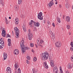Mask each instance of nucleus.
Returning <instances> with one entry per match:
<instances>
[{"label": "nucleus", "instance_id": "nucleus-19", "mask_svg": "<svg viewBox=\"0 0 73 73\" xmlns=\"http://www.w3.org/2000/svg\"><path fill=\"white\" fill-rule=\"evenodd\" d=\"M15 23L16 25H17L19 23V18H16L15 20Z\"/></svg>", "mask_w": 73, "mask_h": 73}, {"label": "nucleus", "instance_id": "nucleus-23", "mask_svg": "<svg viewBox=\"0 0 73 73\" xmlns=\"http://www.w3.org/2000/svg\"><path fill=\"white\" fill-rule=\"evenodd\" d=\"M23 0H18V4L19 5H20L22 3Z\"/></svg>", "mask_w": 73, "mask_h": 73}, {"label": "nucleus", "instance_id": "nucleus-32", "mask_svg": "<svg viewBox=\"0 0 73 73\" xmlns=\"http://www.w3.org/2000/svg\"><path fill=\"white\" fill-rule=\"evenodd\" d=\"M2 45V44H1V43L0 44V49H3V47H2V46H1V45Z\"/></svg>", "mask_w": 73, "mask_h": 73}, {"label": "nucleus", "instance_id": "nucleus-39", "mask_svg": "<svg viewBox=\"0 0 73 73\" xmlns=\"http://www.w3.org/2000/svg\"><path fill=\"white\" fill-rule=\"evenodd\" d=\"M70 45L71 46L73 47V42H71L70 43Z\"/></svg>", "mask_w": 73, "mask_h": 73}, {"label": "nucleus", "instance_id": "nucleus-15", "mask_svg": "<svg viewBox=\"0 0 73 73\" xmlns=\"http://www.w3.org/2000/svg\"><path fill=\"white\" fill-rule=\"evenodd\" d=\"M73 67V66L72 65V64H69L68 66V69H72V68Z\"/></svg>", "mask_w": 73, "mask_h": 73}, {"label": "nucleus", "instance_id": "nucleus-54", "mask_svg": "<svg viewBox=\"0 0 73 73\" xmlns=\"http://www.w3.org/2000/svg\"><path fill=\"white\" fill-rule=\"evenodd\" d=\"M14 7H15V9H17V6H15Z\"/></svg>", "mask_w": 73, "mask_h": 73}, {"label": "nucleus", "instance_id": "nucleus-45", "mask_svg": "<svg viewBox=\"0 0 73 73\" xmlns=\"http://www.w3.org/2000/svg\"><path fill=\"white\" fill-rule=\"evenodd\" d=\"M49 7H50H50L52 6V5H51L50 4H49Z\"/></svg>", "mask_w": 73, "mask_h": 73}, {"label": "nucleus", "instance_id": "nucleus-1", "mask_svg": "<svg viewBox=\"0 0 73 73\" xmlns=\"http://www.w3.org/2000/svg\"><path fill=\"white\" fill-rule=\"evenodd\" d=\"M22 40L20 42V45H21V50L22 51V52L23 53H24V52H25L26 50H28V49H30V48L29 47H24V39H22Z\"/></svg>", "mask_w": 73, "mask_h": 73}, {"label": "nucleus", "instance_id": "nucleus-50", "mask_svg": "<svg viewBox=\"0 0 73 73\" xmlns=\"http://www.w3.org/2000/svg\"><path fill=\"white\" fill-rule=\"evenodd\" d=\"M43 24H45V21H43Z\"/></svg>", "mask_w": 73, "mask_h": 73}, {"label": "nucleus", "instance_id": "nucleus-36", "mask_svg": "<svg viewBox=\"0 0 73 73\" xmlns=\"http://www.w3.org/2000/svg\"><path fill=\"white\" fill-rule=\"evenodd\" d=\"M44 67L46 69H48V66L47 65L44 66Z\"/></svg>", "mask_w": 73, "mask_h": 73}, {"label": "nucleus", "instance_id": "nucleus-31", "mask_svg": "<svg viewBox=\"0 0 73 73\" xmlns=\"http://www.w3.org/2000/svg\"><path fill=\"white\" fill-rule=\"evenodd\" d=\"M66 28L68 29H70V26L69 25H67Z\"/></svg>", "mask_w": 73, "mask_h": 73}, {"label": "nucleus", "instance_id": "nucleus-5", "mask_svg": "<svg viewBox=\"0 0 73 73\" xmlns=\"http://www.w3.org/2000/svg\"><path fill=\"white\" fill-rule=\"evenodd\" d=\"M42 12H40V13H38V19H39V20H41L43 19V18L42 17H41L42 16Z\"/></svg>", "mask_w": 73, "mask_h": 73}, {"label": "nucleus", "instance_id": "nucleus-62", "mask_svg": "<svg viewBox=\"0 0 73 73\" xmlns=\"http://www.w3.org/2000/svg\"><path fill=\"white\" fill-rule=\"evenodd\" d=\"M1 42H4V40H1Z\"/></svg>", "mask_w": 73, "mask_h": 73}, {"label": "nucleus", "instance_id": "nucleus-57", "mask_svg": "<svg viewBox=\"0 0 73 73\" xmlns=\"http://www.w3.org/2000/svg\"><path fill=\"white\" fill-rule=\"evenodd\" d=\"M12 33L13 35H14V33H13V31H12Z\"/></svg>", "mask_w": 73, "mask_h": 73}, {"label": "nucleus", "instance_id": "nucleus-44", "mask_svg": "<svg viewBox=\"0 0 73 73\" xmlns=\"http://www.w3.org/2000/svg\"><path fill=\"white\" fill-rule=\"evenodd\" d=\"M5 22H7L8 21V20L6 17L5 18Z\"/></svg>", "mask_w": 73, "mask_h": 73}, {"label": "nucleus", "instance_id": "nucleus-64", "mask_svg": "<svg viewBox=\"0 0 73 73\" xmlns=\"http://www.w3.org/2000/svg\"><path fill=\"white\" fill-rule=\"evenodd\" d=\"M9 19H11V17H9Z\"/></svg>", "mask_w": 73, "mask_h": 73}, {"label": "nucleus", "instance_id": "nucleus-3", "mask_svg": "<svg viewBox=\"0 0 73 73\" xmlns=\"http://www.w3.org/2000/svg\"><path fill=\"white\" fill-rule=\"evenodd\" d=\"M40 38H38L37 39V44H38V46H42V42H44V40H40Z\"/></svg>", "mask_w": 73, "mask_h": 73}, {"label": "nucleus", "instance_id": "nucleus-56", "mask_svg": "<svg viewBox=\"0 0 73 73\" xmlns=\"http://www.w3.org/2000/svg\"><path fill=\"white\" fill-rule=\"evenodd\" d=\"M69 35H71V33H70V32H69Z\"/></svg>", "mask_w": 73, "mask_h": 73}, {"label": "nucleus", "instance_id": "nucleus-47", "mask_svg": "<svg viewBox=\"0 0 73 73\" xmlns=\"http://www.w3.org/2000/svg\"><path fill=\"white\" fill-rule=\"evenodd\" d=\"M71 60L73 62V56H72V57L71 58Z\"/></svg>", "mask_w": 73, "mask_h": 73}, {"label": "nucleus", "instance_id": "nucleus-35", "mask_svg": "<svg viewBox=\"0 0 73 73\" xmlns=\"http://www.w3.org/2000/svg\"><path fill=\"white\" fill-rule=\"evenodd\" d=\"M27 59H28V60H30V58H31V57L29 56H27Z\"/></svg>", "mask_w": 73, "mask_h": 73}, {"label": "nucleus", "instance_id": "nucleus-7", "mask_svg": "<svg viewBox=\"0 0 73 73\" xmlns=\"http://www.w3.org/2000/svg\"><path fill=\"white\" fill-rule=\"evenodd\" d=\"M6 31H5L4 30V29H2V36H3V37H5V35H6Z\"/></svg>", "mask_w": 73, "mask_h": 73}, {"label": "nucleus", "instance_id": "nucleus-8", "mask_svg": "<svg viewBox=\"0 0 73 73\" xmlns=\"http://www.w3.org/2000/svg\"><path fill=\"white\" fill-rule=\"evenodd\" d=\"M9 67L7 68L6 69V71H7V73H11L12 72L11 69Z\"/></svg>", "mask_w": 73, "mask_h": 73}, {"label": "nucleus", "instance_id": "nucleus-11", "mask_svg": "<svg viewBox=\"0 0 73 73\" xmlns=\"http://www.w3.org/2000/svg\"><path fill=\"white\" fill-rule=\"evenodd\" d=\"M13 53L14 54L17 55L19 54V51L17 49L15 50L13 52Z\"/></svg>", "mask_w": 73, "mask_h": 73}, {"label": "nucleus", "instance_id": "nucleus-55", "mask_svg": "<svg viewBox=\"0 0 73 73\" xmlns=\"http://www.w3.org/2000/svg\"><path fill=\"white\" fill-rule=\"evenodd\" d=\"M36 29H33V31H36Z\"/></svg>", "mask_w": 73, "mask_h": 73}, {"label": "nucleus", "instance_id": "nucleus-25", "mask_svg": "<svg viewBox=\"0 0 73 73\" xmlns=\"http://www.w3.org/2000/svg\"><path fill=\"white\" fill-rule=\"evenodd\" d=\"M60 72L59 73H63V71H62V68L61 67V66H60Z\"/></svg>", "mask_w": 73, "mask_h": 73}, {"label": "nucleus", "instance_id": "nucleus-52", "mask_svg": "<svg viewBox=\"0 0 73 73\" xmlns=\"http://www.w3.org/2000/svg\"><path fill=\"white\" fill-rule=\"evenodd\" d=\"M47 24H49V25H50V23L49 22H48Z\"/></svg>", "mask_w": 73, "mask_h": 73}, {"label": "nucleus", "instance_id": "nucleus-58", "mask_svg": "<svg viewBox=\"0 0 73 73\" xmlns=\"http://www.w3.org/2000/svg\"><path fill=\"white\" fill-rule=\"evenodd\" d=\"M35 45L36 46V47L37 48V44H35Z\"/></svg>", "mask_w": 73, "mask_h": 73}, {"label": "nucleus", "instance_id": "nucleus-4", "mask_svg": "<svg viewBox=\"0 0 73 73\" xmlns=\"http://www.w3.org/2000/svg\"><path fill=\"white\" fill-rule=\"evenodd\" d=\"M14 29L17 36L18 37H19V34H20V31L19 30V29H18V28L17 27H15Z\"/></svg>", "mask_w": 73, "mask_h": 73}, {"label": "nucleus", "instance_id": "nucleus-24", "mask_svg": "<svg viewBox=\"0 0 73 73\" xmlns=\"http://www.w3.org/2000/svg\"><path fill=\"white\" fill-rule=\"evenodd\" d=\"M56 19L57 21H58L59 23H61V21L60 20V18L58 17H57Z\"/></svg>", "mask_w": 73, "mask_h": 73}, {"label": "nucleus", "instance_id": "nucleus-51", "mask_svg": "<svg viewBox=\"0 0 73 73\" xmlns=\"http://www.w3.org/2000/svg\"><path fill=\"white\" fill-rule=\"evenodd\" d=\"M59 7L60 8H61V5H59Z\"/></svg>", "mask_w": 73, "mask_h": 73}, {"label": "nucleus", "instance_id": "nucleus-41", "mask_svg": "<svg viewBox=\"0 0 73 73\" xmlns=\"http://www.w3.org/2000/svg\"><path fill=\"white\" fill-rule=\"evenodd\" d=\"M30 46H31V47H33V44L32 43H31Z\"/></svg>", "mask_w": 73, "mask_h": 73}, {"label": "nucleus", "instance_id": "nucleus-16", "mask_svg": "<svg viewBox=\"0 0 73 73\" xmlns=\"http://www.w3.org/2000/svg\"><path fill=\"white\" fill-rule=\"evenodd\" d=\"M54 72H58V68L56 67L54 68L53 69Z\"/></svg>", "mask_w": 73, "mask_h": 73}, {"label": "nucleus", "instance_id": "nucleus-46", "mask_svg": "<svg viewBox=\"0 0 73 73\" xmlns=\"http://www.w3.org/2000/svg\"><path fill=\"white\" fill-rule=\"evenodd\" d=\"M52 25L54 27H55V24H54V23H52Z\"/></svg>", "mask_w": 73, "mask_h": 73}, {"label": "nucleus", "instance_id": "nucleus-22", "mask_svg": "<svg viewBox=\"0 0 73 73\" xmlns=\"http://www.w3.org/2000/svg\"><path fill=\"white\" fill-rule=\"evenodd\" d=\"M51 37H52V39H54L55 38V36H54V34L53 33H52V34H51Z\"/></svg>", "mask_w": 73, "mask_h": 73}, {"label": "nucleus", "instance_id": "nucleus-21", "mask_svg": "<svg viewBox=\"0 0 73 73\" xmlns=\"http://www.w3.org/2000/svg\"><path fill=\"white\" fill-rule=\"evenodd\" d=\"M32 71H33V73H36L37 72V70L34 68L32 69Z\"/></svg>", "mask_w": 73, "mask_h": 73}, {"label": "nucleus", "instance_id": "nucleus-6", "mask_svg": "<svg viewBox=\"0 0 73 73\" xmlns=\"http://www.w3.org/2000/svg\"><path fill=\"white\" fill-rule=\"evenodd\" d=\"M62 44H61V42L58 41L55 43V45L56 47H58V48H59L60 47H61V45Z\"/></svg>", "mask_w": 73, "mask_h": 73}, {"label": "nucleus", "instance_id": "nucleus-12", "mask_svg": "<svg viewBox=\"0 0 73 73\" xmlns=\"http://www.w3.org/2000/svg\"><path fill=\"white\" fill-rule=\"evenodd\" d=\"M3 57L4 60H6L7 58V53H3Z\"/></svg>", "mask_w": 73, "mask_h": 73}, {"label": "nucleus", "instance_id": "nucleus-9", "mask_svg": "<svg viewBox=\"0 0 73 73\" xmlns=\"http://www.w3.org/2000/svg\"><path fill=\"white\" fill-rule=\"evenodd\" d=\"M32 34L31 33H29V40H32Z\"/></svg>", "mask_w": 73, "mask_h": 73}, {"label": "nucleus", "instance_id": "nucleus-14", "mask_svg": "<svg viewBox=\"0 0 73 73\" xmlns=\"http://www.w3.org/2000/svg\"><path fill=\"white\" fill-rule=\"evenodd\" d=\"M8 45L9 46H11V40L10 39H8Z\"/></svg>", "mask_w": 73, "mask_h": 73}, {"label": "nucleus", "instance_id": "nucleus-18", "mask_svg": "<svg viewBox=\"0 0 73 73\" xmlns=\"http://www.w3.org/2000/svg\"><path fill=\"white\" fill-rule=\"evenodd\" d=\"M34 25L35 27H38L40 26V23L39 22H37L36 23H35L34 24Z\"/></svg>", "mask_w": 73, "mask_h": 73}, {"label": "nucleus", "instance_id": "nucleus-33", "mask_svg": "<svg viewBox=\"0 0 73 73\" xmlns=\"http://www.w3.org/2000/svg\"><path fill=\"white\" fill-rule=\"evenodd\" d=\"M65 72L66 73H70V72H69V71L68 70H66Z\"/></svg>", "mask_w": 73, "mask_h": 73}, {"label": "nucleus", "instance_id": "nucleus-49", "mask_svg": "<svg viewBox=\"0 0 73 73\" xmlns=\"http://www.w3.org/2000/svg\"><path fill=\"white\" fill-rule=\"evenodd\" d=\"M27 61L26 62L27 64H29V62L28 61V60H27Z\"/></svg>", "mask_w": 73, "mask_h": 73}, {"label": "nucleus", "instance_id": "nucleus-53", "mask_svg": "<svg viewBox=\"0 0 73 73\" xmlns=\"http://www.w3.org/2000/svg\"><path fill=\"white\" fill-rule=\"evenodd\" d=\"M29 33H31V30L30 29L29 30Z\"/></svg>", "mask_w": 73, "mask_h": 73}, {"label": "nucleus", "instance_id": "nucleus-38", "mask_svg": "<svg viewBox=\"0 0 73 73\" xmlns=\"http://www.w3.org/2000/svg\"><path fill=\"white\" fill-rule=\"evenodd\" d=\"M31 23H34V24H35V23H36V22H35V21L32 20H31Z\"/></svg>", "mask_w": 73, "mask_h": 73}, {"label": "nucleus", "instance_id": "nucleus-29", "mask_svg": "<svg viewBox=\"0 0 73 73\" xmlns=\"http://www.w3.org/2000/svg\"><path fill=\"white\" fill-rule=\"evenodd\" d=\"M32 24H33V23L32 22H30L29 23V25H31V27H33L32 25Z\"/></svg>", "mask_w": 73, "mask_h": 73}, {"label": "nucleus", "instance_id": "nucleus-59", "mask_svg": "<svg viewBox=\"0 0 73 73\" xmlns=\"http://www.w3.org/2000/svg\"><path fill=\"white\" fill-rule=\"evenodd\" d=\"M6 24H8V22L7 21V22H6Z\"/></svg>", "mask_w": 73, "mask_h": 73}, {"label": "nucleus", "instance_id": "nucleus-30", "mask_svg": "<svg viewBox=\"0 0 73 73\" xmlns=\"http://www.w3.org/2000/svg\"><path fill=\"white\" fill-rule=\"evenodd\" d=\"M7 37H11V35H9V34H7V36H6V38H7Z\"/></svg>", "mask_w": 73, "mask_h": 73}, {"label": "nucleus", "instance_id": "nucleus-27", "mask_svg": "<svg viewBox=\"0 0 73 73\" xmlns=\"http://www.w3.org/2000/svg\"><path fill=\"white\" fill-rule=\"evenodd\" d=\"M23 29L24 32H26L27 31L26 30V28L25 27V26H23Z\"/></svg>", "mask_w": 73, "mask_h": 73}, {"label": "nucleus", "instance_id": "nucleus-28", "mask_svg": "<svg viewBox=\"0 0 73 73\" xmlns=\"http://www.w3.org/2000/svg\"><path fill=\"white\" fill-rule=\"evenodd\" d=\"M33 61L35 62H36V61H37V58H36V57H35L33 58Z\"/></svg>", "mask_w": 73, "mask_h": 73}, {"label": "nucleus", "instance_id": "nucleus-37", "mask_svg": "<svg viewBox=\"0 0 73 73\" xmlns=\"http://www.w3.org/2000/svg\"><path fill=\"white\" fill-rule=\"evenodd\" d=\"M70 50L71 51H73V47L72 46L70 48Z\"/></svg>", "mask_w": 73, "mask_h": 73}, {"label": "nucleus", "instance_id": "nucleus-20", "mask_svg": "<svg viewBox=\"0 0 73 73\" xmlns=\"http://www.w3.org/2000/svg\"><path fill=\"white\" fill-rule=\"evenodd\" d=\"M4 0H0V4H1L3 6H4Z\"/></svg>", "mask_w": 73, "mask_h": 73}, {"label": "nucleus", "instance_id": "nucleus-17", "mask_svg": "<svg viewBox=\"0 0 73 73\" xmlns=\"http://www.w3.org/2000/svg\"><path fill=\"white\" fill-rule=\"evenodd\" d=\"M66 20L67 22H69L70 20V18L69 16H67L66 17Z\"/></svg>", "mask_w": 73, "mask_h": 73}, {"label": "nucleus", "instance_id": "nucleus-61", "mask_svg": "<svg viewBox=\"0 0 73 73\" xmlns=\"http://www.w3.org/2000/svg\"><path fill=\"white\" fill-rule=\"evenodd\" d=\"M58 3V2H56V3H55V4H57V3Z\"/></svg>", "mask_w": 73, "mask_h": 73}, {"label": "nucleus", "instance_id": "nucleus-34", "mask_svg": "<svg viewBox=\"0 0 73 73\" xmlns=\"http://www.w3.org/2000/svg\"><path fill=\"white\" fill-rule=\"evenodd\" d=\"M18 73H21V70H20V68H18Z\"/></svg>", "mask_w": 73, "mask_h": 73}, {"label": "nucleus", "instance_id": "nucleus-48", "mask_svg": "<svg viewBox=\"0 0 73 73\" xmlns=\"http://www.w3.org/2000/svg\"><path fill=\"white\" fill-rule=\"evenodd\" d=\"M66 8H67V9H68V8H69V7H68V5H66Z\"/></svg>", "mask_w": 73, "mask_h": 73}, {"label": "nucleus", "instance_id": "nucleus-13", "mask_svg": "<svg viewBox=\"0 0 73 73\" xmlns=\"http://www.w3.org/2000/svg\"><path fill=\"white\" fill-rule=\"evenodd\" d=\"M15 73H17V71H16V70L17 69L18 66L17 63L16 62L15 64Z\"/></svg>", "mask_w": 73, "mask_h": 73}, {"label": "nucleus", "instance_id": "nucleus-42", "mask_svg": "<svg viewBox=\"0 0 73 73\" xmlns=\"http://www.w3.org/2000/svg\"><path fill=\"white\" fill-rule=\"evenodd\" d=\"M46 65H47V64L46 63V62H44V66H45Z\"/></svg>", "mask_w": 73, "mask_h": 73}, {"label": "nucleus", "instance_id": "nucleus-63", "mask_svg": "<svg viewBox=\"0 0 73 73\" xmlns=\"http://www.w3.org/2000/svg\"><path fill=\"white\" fill-rule=\"evenodd\" d=\"M65 18V17H64V16L63 17V19H64V18Z\"/></svg>", "mask_w": 73, "mask_h": 73}, {"label": "nucleus", "instance_id": "nucleus-2", "mask_svg": "<svg viewBox=\"0 0 73 73\" xmlns=\"http://www.w3.org/2000/svg\"><path fill=\"white\" fill-rule=\"evenodd\" d=\"M42 60H47L48 57H49V54L46 52H45L44 53L42 54Z\"/></svg>", "mask_w": 73, "mask_h": 73}, {"label": "nucleus", "instance_id": "nucleus-60", "mask_svg": "<svg viewBox=\"0 0 73 73\" xmlns=\"http://www.w3.org/2000/svg\"><path fill=\"white\" fill-rule=\"evenodd\" d=\"M55 73H58V71H56V72H55Z\"/></svg>", "mask_w": 73, "mask_h": 73}, {"label": "nucleus", "instance_id": "nucleus-43", "mask_svg": "<svg viewBox=\"0 0 73 73\" xmlns=\"http://www.w3.org/2000/svg\"><path fill=\"white\" fill-rule=\"evenodd\" d=\"M51 58H52L51 57V56L49 57V61H50L51 60Z\"/></svg>", "mask_w": 73, "mask_h": 73}, {"label": "nucleus", "instance_id": "nucleus-40", "mask_svg": "<svg viewBox=\"0 0 73 73\" xmlns=\"http://www.w3.org/2000/svg\"><path fill=\"white\" fill-rule=\"evenodd\" d=\"M4 42H1V44H2L3 45H3H4Z\"/></svg>", "mask_w": 73, "mask_h": 73}, {"label": "nucleus", "instance_id": "nucleus-26", "mask_svg": "<svg viewBox=\"0 0 73 73\" xmlns=\"http://www.w3.org/2000/svg\"><path fill=\"white\" fill-rule=\"evenodd\" d=\"M49 4H50L52 6L53 5H54V3L52 1H50V2Z\"/></svg>", "mask_w": 73, "mask_h": 73}, {"label": "nucleus", "instance_id": "nucleus-10", "mask_svg": "<svg viewBox=\"0 0 73 73\" xmlns=\"http://www.w3.org/2000/svg\"><path fill=\"white\" fill-rule=\"evenodd\" d=\"M50 61V65L52 67H54V61L53 60H51Z\"/></svg>", "mask_w": 73, "mask_h": 73}]
</instances>
